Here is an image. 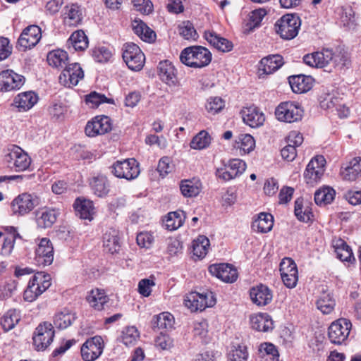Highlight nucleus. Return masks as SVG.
Here are the masks:
<instances>
[{
    "mask_svg": "<svg viewBox=\"0 0 361 361\" xmlns=\"http://www.w3.org/2000/svg\"><path fill=\"white\" fill-rule=\"evenodd\" d=\"M180 61L187 66L201 68L208 66L212 61V54L202 46L185 48L180 54Z\"/></svg>",
    "mask_w": 361,
    "mask_h": 361,
    "instance_id": "nucleus-1",
    "label": "nucleus"
},
{
    "mask_svg": "<svg viewBox=\"0 0 361 361\" xmlns=\"http://www.w3.org/2000/svg\"><path fill=\"white\" fill-rule=\"evenodd\" d=\"M50 275L37 272L30 279L23 298L27 302H33L51 286Z\"/></svg>",
    "mask_w": 361,
    "mask_h": 361,
    "instance_id": "nucleus-2",
    "label": "nucleus"
},
{
    "mask_svg": "<svg viewBox=\"0 0 361 361\" xmlns=\"http://www.w3.org/2000/svg\"><path fill=\"white\" fill-rule=\"evenodd\" d=\"M301 25V20L295 14H286L281 17L275 23L277 34L284 39H292L298 34Z\"/></svg>",
    "mask_w": 361,
    "mask_h": 361,
    "instance_id": "nucleus-3",
    "label": "nucleus"
},
{
    "mask_svg": "<svg viewBox=\"0 0 361 361\" xmlns=\"http://www.w3.org/2000/svg\"><path fill=\"white\" fill-rule=\"evenodd\" d=\"M303 108L297 102L287 101L280 103L275 110L276 118L285 123H294L302 120Z\"/></svg>",
    "mask_w": 361,
    "mask_h": 361,
    "instance_id": "nucleus-4",
    "label": "nucleus"
},
{
    "mask_svg": "<svg viewBox=\"0 0 361 361\" xmlns=\"http://www.w3.org/2000/svg\"><path fill=\"white\" fill-rule=\"evenodd\" d=\"M55 331L53 325L47 322L40 323L32 335V345L37 351L45 350L53 342Z\"/></svg>",
    "mask_w": 361,
    "mask_h": 361,
    "instance_id": "nucleus-5",
    "label": "nucleus"
},
{
    "mask_svg": "<svg viewBox=\"0 0 361 361\" xmlns=\"http://www.w3.org/2000/svg\"><path fill=\"white\" fill-rule=\"evenodd\" d=\"M352 328L351 322L340 318L333 322L328 329V337L331 343L341 345L348 339Z\"/></svg>",
    "mask_w": 361,
    "mask_h": 361,
    "instance_id": "nucleus-6",
    "label": "nucleus"
},
{
    "mask_svg": "<svg viewBox=\"0 0 361 361\" xmlns=\"http://www.w3.org/2000/svg\"><path fill=\"white\" fill-rule=\"evenodd\" d=\"M111 169L116 177L128 180L135 179L140 173L139 163L133 158L116 161Z\"/></svg>",
    "mask_w": 361,
    "mask_h": 361,
    "instance_id": "nucleus-7",
    "label": "nucleus"
},
{
    "mask_svg": "<svg viewBox=\"0 0 361 361\" xmlns=\"http://www.w3.org/2000/svg\"><path fill=\"white\" fill-rule=\"evenodd\" d=\"M123 59L132 71H140L145 64V56L140 48L134 43H126L123 47Z\"/></svg>",
    "mask_w": 361,
    "mask_h": 361,
    "instance_id": "nucleus-8",
    "label": "nucleus"
},
{
    "mask_svg": "<svg viewBox=\"0 0 361 361\" xmlns=\"http://www.w3.org/2000/svg\"><path fill=\"white\" fill-rule=\"evenodd\" d=\"M216 300L212 292L199 293L191 292L184 299V305L192 312L202 311L206 307L215 305Z\"/></svg>",
    "mask_w": 361,
    "mask_h": 361,
    "instance_id": "nucleus-9",
    "label": "nucleus"
},
{
    "mask_svg": "<svg viewBox=\"0 0 361 361\" xmlns=\"http://www.w3.org/2000/svg\"><path fill=\"white\" fill-rule=\"evenodd\" d=\"M246 167V163L242 159H233L224 163L221 167L217 168L216 176L224 181H229L243 174Z\"/></svg>",
    "mask_w": 361,
    "mask_h": 361,
    "instance_id": "nucleus-10",
    "label": "nucleus"
},
{
    "mask_svg": "<svg viewBox=\"0 0 361 361\" xmlns=\"http://www.w3.org/2000/svg\"><path fill=\"white\" fill-rule=\"evenodd\" d=\"M8 151L5 159L9 167L14 169L16 171H24L29 168L31 159L23 149L17 145H13Z\"/></svg>",
    "mask_w": 361,
    "mask_h": 361,
    "instance_id": "nucleus-11",
    "label": "nucleus"
},
{
    "mask_svg": "<svg viewBox=\"0 0 361 361\" xmlns=\"http://www.w3.org/2000/svg\"><path fill=\"white\" fill-rule=\"evenodd\" d=\"M39 204L36 195L24 192L17 196L11 202V210L13 214L23 216L30 213Z\"/></svg>",
    "mask_w": 361,
    "mask_h": 361,
    "instance_id": "nucleus-12",
    "label": "nucleus"
},
{
    "mask_svg": "<svg viewBox=\"0 0 361 361\" xmlns=\"http://www.w3.org/2000/svg\"><path fill=\"white\" fill-rule=\"evenodd\" d=\"M332 59V50L326 49L305 55L303 62L310 67L324 68V71L331 73L332 68H330V65Z\"/></svg>",
    "mask_w": 361,
    "mask_h": 361,
    "instance_id": "nucleus-13",
    "label": "nucleus"
},
{
    "mask_svg": "<svg viewBox=\"0 0 361 361\" xmlns=\"http://www.w3.org/2000/svg\"><path fill=\"white\" fill-rule=\"evenodd\" d=\"M104 343L102 338L95 336L88 338L81 346L80 353L84 361H94L103 353Z\"/></svg>",
    "mask_w": 361,
    "mask_h": 361,
    "instance_id": "nucleus-14",
    "label": "nucleus"
},
{
    "mask_svg": "<svg viewBox=\"0 0 361 361\" xmlns=\"http://www.w3.org/2000/svg\"><path fill=\"white\" fill-rule=\"evenodd\" d=\"M42 37L41 28L35 25L25 27L19 37L17 47L20 51H25L37 44Z\"/></svg>",
    "mask_w": 361,
    "mask_h": 361,
    "instance_id": "nucleus-15",
    "label": "nucleus"
},
{
    "mask_svg": "<svg viewBox=\"0 0 361 361\" xmlns=\"http://www.w3.org/2000/svg\"><path fill=\"white\" fill-rule=\"evenodd\" d=\"M25 77L11 69L0 72V91L9 92L19 90L25 83Z\"/></svg>",
    "mask_w": 361,
    "mask_h": 361,
    "instance_id": "nucleus-16",
    "label": "nucleus"
},
{
    "mask_svg": "<svg viewBox=\"0 0 361 361\" xmlns=\"http://www.w3.org/2000/svg\"><path fill=\"white\" fill-rule=\"evenodd\" d=\"M84 77V72L78 63H73L66 66L65 69L59 78V82L68 87L75 86Z\"/></svg>",
    "mask_w": 361,
    "mask_h": 361,
    "instance_id": "nucleus-17",
    "label": "nucleus"
},
{
    "mask_svg": "<svg viewBox=\"0 0 361 361\" xmlns=\"http://www.w3.org/2000/svg\"><path fill=\"white\" fill-rule=\"evenodd\" d=\"M111 130V118L106 116H97L87 122L85 132L88 137H95L104 135Z\"/></svg>",
    "mask_w": 361,
    "mask_h": 361,
    "instance_id": "nucleus-18",
    "label": "nucleus"
},
{
    "mask_svg": "<svg viewBox=\"0 0 361 361\" xmlns=\"http://www.w3.org/2000/svg\"><path fill=\"white\" fill-rule=\"evenodd\" d=\"M35 260L38 265H50L54 260V247L49 238L40 240L35 250Z\"/></svg>",
    "mask_w": 361,
    "mask_h": 361,
    "instance_id": "nucleus-19",
    "label": "nucleus"
},
{
    "mask_svg": "<svg viewBox=\"0 0 361 361\" xmlns=\"http://www.w3.org/2000/svg\"><path fill=\"white\" fill-rule=\"evenodd\" d=\"M61 18L65 25L75 27L81 23L83 15L82 8L78 3L66 4L61 12Z\"/></svg>",
    "mask_w": 361,
    "mask_h": 361,
    "instance_id": "nucleus-20",
    "label": "nucleus"
},
{
    "mask_svg": "<svg viewBox=\"0 0 361 361\" xmlns=\"http://www.w3.org/2000/svg\"><path fill=\"white\" fill-rule=\"evenodd\" d=\"M209 272L226 283H233L238 279L237 269L229 264H214L209 267Z\"/></svg>",
    "mask_w": 361,
    "mask_h": 361,
    "instance_id": "nucleus-21",
    "label": "nucleus"
},
{
    "mask_svg": "<svg viewBox=\"0 0 361 361\" xmlns=\"http://www.w3.org/2000/svg\"><path fill=\"white\" fill-rule=\"evenodd\" d=\"M325 159L322 156L312 159L307 164L304 173L308 184H314L319 180L324 173Z\"/></svg>",
    "mask_w": 361,
    "mask_h": 361,
    "instance_id": "nucleus-22",
    "label": "nucleus"
},
{
    "mask_svg": "<svg viewBox=\"0 0 361 361\" xmlns=\"http://www.w3.org/2000/svg\"><path fill=\"white\" fill-rule=\"evenodd\" d=\"M250 296L255 305L263 307L272 301L273 292L267 286L260 283L250 288Z\"/></svg>",
    "mask_w": 361,
    "mask_h": 361,
    "instance_id": "nucleus-23",
    "label": "nucleus"
},
{
    "mask_svg": "<svg viewBox=\"0 0 361 361\" xmlns=\"http://www.w3.org/2000/svg\"><path fill=\"white\" fill-rule=\"evenodd\" d=\"M157 68L158 75L162 82L170 87L178 85L177 70L171 61H160Z\"/></svg>",
    "mask_w": 361,
    "mask_h": 361,
    "instance_id": "nucleus-24",
    "label": "nucleus"
},
{
    "mask_svg": "<svg viewBox=\"0 0 361 361\" xmlns=\"http://www.w3.org/2000/svg\"><path fill=\"white\" fill-rule=\"evenodd\" d=\"M38 101V96L32 91L19 93L13 101L12 106L19 112H25L30 109Z\"/></svg>",
    "mask_w": 361,
    "mask_h": 361,
    "instance_id": "nucleus-25",
    "label": "nucleus"
},
{
    "mask_svg": "<svg viewBox=\"0 0 361 361\" xmlns=\"http://www.w3.org/2000/svg\"><path fill=\"white\" fill-rule=\"evenodd\" d=\"M87 301L95 310H105L109 307L110 299L102 289H92L87 295Z\"/></svg>",
    "mask_w": 361,
    "mask_h": 361,
    "instance_id": "nucleus-26",
    "label": "nucleus"
},
{
    "mask_svg": "<svg viewBox=\"0 0 361 361\" xmlns=\"http://www.w3.org/2000/svg\"><path fill=\"white\" fill-rule=\"evenodd\" d=\"M241 114L244 123L251 128L259 127L265 121L264 114L254 106L243 109Z\"/></svg>",
    "mask_w": 361,
    "mask_h": 361,
    "instance_id": "nucleus-27",
    "label": "nucleus"
},
{
    "mask_svg": "<svg viewBox=\"0 0 361 361\" xmlns=\"http://www.w3.org/2000/svg\"><path fill=\"white\" fill-rule=\"evenodd\" d=\"M92 192L99 197H105L110 191V184L106 176L98 174L89 180Z\"/></svg>",
    "mask_w": 361,
    "mask_h": 361,
    "instance_id": "nucleus-28",
    "label": "nucleus"
},
{
    "mask_svg": "<svg viewBox=\"0 0 361 361\" xmlns=\"http://www.w3.org/2000/svg\"><path fill=\"white\" fill-rule=\"evenodd\" d=\"M290 86L295 93H304L312 87L314 79L305 75H293L288 78Z\"/></svg>",
    "mask_w": 361,
    "mask_h": 361,
    "instance_id": "nucleus-29",
    "label": "nucleus"
},
{
    "mask_svg": "<svg viewBox=\"0 0 361 361\" xmlns=\"http://www.w3.org/2000/svg\"><path fill=\"white\" fill-rule=\"evenodd\" d=\"M103 246L106 252L111 254L118 252L121 247L118 231L114 228L106 230L103 235Z\"/></svg>",
    "mask_w": 361,
    "mask_h": 361,
    "instance_id": "nucleus-30",
    "label": "nucleus"
},
{
    "mask_svg": "<svg viewBox=\"0 0 361 361\" xmlns=\"http://www.w3.org/2000/svg\"><path fill=\"white\" fill-rule=\"evenodd\" d=\"M205 39L214 48L223 51H230L233 48V44L227 39L221 37L214 31L207 30L204 34Z\"/></svg>",
    "mask_w": 361,
    "mask_h": 361,
    "instance_id": "nucleus-31",
    "label": "nucleus"
},
{
    "mask_svg": "<svg viewBox=\"0 0 361 361\" xmlns=\"http://www.w3.org/2000/svg\"><path fill=\"white\" fill-rule=\"evenodd\" d=\"M333 247L337 255V257L342 262L353 263L355 261L351 247L346 242L341 239L333 240Z\"/></svg>",
    "mask_w": 361,
    "mask_h": 361,
    "instance_id": "nucleus-32",
    "label": "nucleus"
},
{
    "mask_svg": "<svg viewBox=\"0 0 361 361\" xmlns=\"http://www.w3.org/2000/svg\"><path fill=\"white\" fill-rule=\"evenodd\" d=\"M251 327L258 331L267 332L274 329L271 317L267 313H259L250 317Z\"/></svg>",
    "mask_w": 361,
    "mask_h": 361,
    "instance_id": "nucleus-33",
    "label": "nucleus"
},
{
    "mask_svg": "<svg viewBox=\"0 0 361 361\" xmlns=\"http://www.w3.org/2000/svg\"><path fill=\"white\" fill-rule=\"evenodd\" d=\"M274 226V217L269 213L262 212L257 215L252 224V228L257 233H265L270 231Z\"/></svg>",
    "mask_w": 361,
    "mask_h": 361,
    "instance_id": "nucleus-34",
    "label": "nucleus"
},
{
    "mask_svg": "<svg viewBox=\"0 0 361 361\" xmlns=\"http://www.w3.org/2000/svg\"><path fill=\"white\" fill-rule=\"evenodd\" d=\"M58 212L54 209L45 208L38 211L36 214L37 226L41 228H47L52 226L56 222Z\"/></svg>",
    "mask_w": 361,
    "mask_h": 361,
    "instance_id": "nucleus-35",
    "label": "nucleus"
},
{
    "mask_svg": "<svg viewBox=\"0 0 361 361\" xmlns=\"http://www.w3.org/2000/svg\"><path fill=\"white\" fill-rule=\"evenodd\" d=\"M76 213L80 219L91 221L93 219V202L85 199L77 198L73 204Z\"/></svg>",
    "mask_w": 361,
    "mask_h": 361,
    "instance_id": "nucleus-36",
    "label": "nucleus"
},
{
    "mask_svg": "<svg viewBox=\"0 0 361 361\" xmlns=\"http://www.w3.org/2000/svg\"><path fill=\"white\" fill-rule=\"evenodd\" d=\"M132 29L144 42H152L156 39L155 32L141 20H134L132 22Z\"/></svg>",
    "mask_w": 361,
    "mask_h": 361,
    "instance_id": "nucleus-37",
    "label": "nucleus"
},
{
    "mask_svg": "<svg viewBox=\"0 0 361 361\" xmlns=\"http://www.w3.org/2000/svg\"><path fill=\"white\" fill-rule=\"evenodd\" d=\"M181 194L185 197H197L202 190L201 182L196 178L182 180L179 184Z\"/></svg>",
    "mask_w": 361,
    "mask_h": 361,
    "instance_id": "nucleus-38",
    "label": "nucleus"
},
{
    "mask_svg": "<svg viewBox=\"0 0 361 361\" xmlns=\"http://www.w3.org/2000/svg\"><path fill=\"white\" fill-rule=\"evenodd\" d=\"M283 63L282 56L279 54L270 55L260 61L259 69L266 74H271L279 69Z\"/></svg>",
    "mask_w": 361,
    "mask_h": 361,
    "instance_id": "nucleus-39",
    "label": "nucleus"
},
{
    "mask_svg": "<svg viewBox=\"0 0 361 361\" xmlns=\"http://www.w3.org/2000/svg\"><path fill=\"white\" fill-rule=\"evenodd\" d=\"M341 176L344 180L354 181L361 177V157L353 159L348 165L341 170Z\"/></svg>",
    "mask_w": 361,
    "mask_h": 361,
    "instance_id": "nucleus-40",
    "label": "nucleus"
},
{
    "mask_svg": "<svg viewBox=\"0 0 361 361\" xmlns=\"http://www.w3.org/2000/svg\"><path fill=\"white\" fill-rule=\"evenodd\" d=\"M5 231L8 235L4 238L1 254L4 257H8L11 254L14 248L16 240L21 238V236L13 226H7L5 228Z\"/></svg>",
    "mask_w": 361,
    "mask_h": 361,
    "instance_id": "nucleus-41",
    "label": "nucleus"
},
{
    "mask_svg": "<svg viewBox=\"0 0 361 361\" xmlns=\"http://www.w3.org/2000/svg\"><path fill=\"white\" fill-rule=\"evenodd\" d=\"M185 214L182 210L169 212L164 221V226L169 231H175L183 226Z\"/></svg>",
    "mask_w": 361,
    "mask_h": 361,
    "instance_id": "nucleus-42",
    "label": "nucleus"
},
{
    "mask_svg": "<svg viewBox=\"0 0 361 361\" xmlns=\"http://www.w3.org/2000/svg\"><path fill=\"white\" fill-rule=\"evenodd\" d=\"M88 38L83 30H77L72 33L68 39L69 47H73L75 51H84L87 48Z\"/></svg>",
    "mask_w": 361,
    "mask_h": 361,
    "instance_id": "nucleus-43",
    "label": "nucleus"
},
{
    "mask_svg": "<svg viewBox=\"0 0 361 361\" xmlns=\"http://www.w3.org/2000/svg\"><path fill=\"white\" fill-rule=\"evenodd\" d=\"M336 191L331 187L324 186L314 193V202L317 205H326L332 202Z\"/></svg>",
    "mask_w": 361,
    "mask_h": 361,
    "instance_id": "nucleus-44",
    "label": "nucleus"
},
{
    "mask_svg": "<svg viewBox=\"0 0 361 361\" xmlns=\"http://www.w3.org/2000/svg\"><path fill=\"white\" fill-rule=\"evenodd\" d=\"M68 59V54L61 49L49 51L47 57L49 65L54 68H63L66 66Z\"/></svg>",
    "mask_w": 361,
    "mask_h": 361,
    "instance_id": "nucleus-45",
    "label": "nucleus"
},
{
    "mask_svg": "<svg viewBox=\"0 0 361 361\" xmlns=\"http://www.w3.org/2000/svg\"><path fill=\"white\" fill-rule=\"evenodd\" d=\"M75 317L73 314L67 310H64L55 314L54 318V324L59 329H65L70 326Z\"/></svg>",
    "mask_w": 361,
    "mask_h": 361,
    "instance_id": "nucleus-46",
    "label": "nucleus"
},
{
    "mask_svg": "<svg viewBox=\"0 0 361 361\" xmlns=\"http://www.w3.org/2000/svg\"><path fill=\"white\" fill-rule=\"evenodd\" d=\"M336 305V301L329 293H324L317 301V308L324 314H329L333 312Z\"/></svg>",
    "mask_w": 361,
    "mask_h": 361,
    "instance_id": "nucleus-47",
    "label": "nucleus"
},
{
    "mask_svg": "<svg viewBox=\"0 0 361 361\" xmlns=\"http://www.w3.org/2000/svg\"><path fill=\"white\" fill-rule=\"evenodd\" d=\"M294 213L299 221L305 223L310 221L313 217L312 212L309 206L304 207L302 198H298L295 201Z\"/></svg>",
    "mask_w": 361,
    "mask_h": 361,
    "instance_id": "nucleus-48",
    "label": "nucleus"
},
{
    "mask_svg": "<svg viewBox=\"0 0 361 361\" xmlns=\"http://www.w3.org/2000/svg\"><path fill=\"white\" fill-rule=\"evenodd\" d=\"M173 324V317L169 312H162L154 317L152 320L153 328L161 330L171 329Z\"/></svg>",
    "mask_w": 361,
    "mask_h": 361,
    "instance_id": "nucleus-49",
    "label": "nucleus"
},
{
    "mask_svg": "<svg viewBox=\"0 0 361 361\" xmlns=\"http://www.w3.org/2000/svg\"><path fill=\"white\" fill-rule=\"evenodd\" d=\"M139 338L140 333L134 326L125 327L120 336L121 341L126 346L135 345Z\"/></svg>",
    "mask_w": 361,
    "mask_h": 361,
    "instance_id": "nucleus-50",
    "label": "nucleus"
},
{
    "mask_svg": "<svg viewBox=\"0 0 361 361\" xmlns=\"http://www.w3.org/2000/svg\"><path fill=\"white\" fill-rule=\"evenodd\" d=\"M20 319L19 312L16 310H9L2 317L1 324L5 331H8L18 323Z\"/></svg>",
    "mask_w": 361,
    "mask_h": 361,
    "instance_id": "nucleus-51",
    "label": "nucleus"
},
{
    "mask_svg": "<svg viewBox=\"0 0 361 361\" xmlns=\"http://www.w3.org/2000/svg\"><path fill=\"white\" fill-rule=\"evenodd\" d=\"M209 240L204 235H200L192 243L193 255L198 258H203L208 252Z\"/></svg>",
    "mask_w": 361,
    "mask_h": 361,
    "instance_id": "nucleus-52",
    "label": "nucleus"
},
{
    "mask_svg": "<svg viewBox=\"0 0 361 361\" xmlns=\"http://www.w3.org/2000/svg\"><path fill=\"white\" fill-rule=\"evenodd\" d=\"M350 64V61L348 55L344 53L339 51L338 53L333 52V59L331 61L330 68L334 71H342L345 68H348Z\"/></svg>",
    "mask_w": 361,
    "mask_h": 361,
    "instance_id": "nucleus-53",
    "label": "nucleus"
},
{
    "mask_svg": "<svg viewBox=\"0 0 361 361\" xmlns=\"http://www.w3.org/2000/svg\"><path fill=\"white\" fill-rule=\"evenodd\" d=\"M211 142V137L205 130H201L192 139L190 146L194 149H203L207 148Z\"/></svg>",
    "mask_w": 361,
    "mask_h": 361,
    "instance_id": "nucleus-54",
    "label": "nucleus"
},
{
    "mask_svg": "<svg viewBox=\"0 0 361 361\" xmlns=\"http://www.w3.org/2000/svg\"><path fill=\"white\" fill-rule=\"evenodd\" d=\"M236 147L239 148L244 154L252 151L255 147V141L250 134H241L235 141Z\"/></svg>",
    "mask_w": 361,
    "mask_h": 361,
    "instance_id": "nucleus-55",
    "label": "nucleus"
},
{
    "mask_svg": "<svg viewBox=\"0 0 361 361\" xmlns=\"http://www.w3.org/2000/svg\"><path fill=\"white\" fill-rule=\"evenodd\" d=\"M178 32L187 40H195L198 37L193 24L189 20L183 21L178 25Z\"/></svg>",
    "mask_w": 361,
    "mask_h": 361,
    "instance_id": "nucleus-56",
    "label": "nucleus"
},
{
    "mask_svg": "<svg viewBox=\"0 0 361 361\" xmlns=\"http://www.w3.org/2000/svg\"><path fill=\"white\" fill-rule=\"evenodd\" d=\"M91 54L94 60L98 63H106L112 56L111 51L104 46L94 47L92 49Z\"/></svg>",
    "mask_w": 361,
    "mask_h": 361,
    "instance_id": "nucleus-57",
    "label": "nucleus"
},
{
    "mask_svg": "<svg viewBox=\"0 0 361 361\" xmlns=\"http://www.w3.org/2000/svg\"><path fill=\"white\" fill-rule=\"evenodd\" d=\"M85 102L87 104H92L91 107L96 108L99 104L107 103L113 104V99L107 98L104 94L97 93L96 92H92L87 94L85 97Z\"/></svg>",
    "mask_w": 361,
    "mask_h": 361,
    "instance_id": "nucleus-58",
    "label": "nucleus"
},
{
    "mask_svg": "<svg viewBox=\"0 0 361 361\" xmlns=\"http://www.w3.org/2000/svg\"><path fill=\"white\" fill-rule=\"evenodd\" d=\"M280 272L281 276H284L288 277L290 274L298 275V268L295 262L289 257H286L282 259L280 263Z\"/></svg>",
    "mask_w": 361,
    "mask_h": 361,
    "instance_id": "nucleus-59",
    "label": "nucleus"
},
{
    "mask_svg": "<svg viewBox=\"0 0 361 361\" xmlns=\"http://www.w3.org/2000/svg\"><path fill=\"white\" fill-rule=\"evenodd\" d=\"M193 336L198 341L202 343L207 342V324L206 322L203 321L201 322H195L193 324V330H192Z\"/></svg>",
    "mask_w": 361,
    "mask_h": 361,
    "instance_id": "nucleus-60",
    "label": "nucleus"
},
{
    "mask_svg": "<svg viewBox=\"0 0 361 361\" xmlns=\"http://www.w3.org/2000/svg\"><path fill=\"white\" fill-rule=\"evenodd\" d=\"M228 357L230 361H247L248 357L247 347L242 345L234 347L230 351Z\"/></svg>",
    "mask_w": 361,
    "mask_h": 361,
    "instance_id": "nucleus-61",
    "label": "nucleus"
},
{
    "mask_svg": "<svg viewBox=\"0 0 361 361\" xmlns=\"http://www.w3.org/2000/svg\"><path fill=\"white\" fill-rule=\"evenodd\" d=\"M224 107V101L219 97H210L206 104L207 110L212 114L219 112Z\"/></svg>",
    "mask_w": 361,
    "mask_h": 361,
    "instance_id": "nucleus-62",
    "label": "nucleus"
},
{
    "mask_svg": "<svg viewBox=\"0 0 361 361\" xmlns=\"http://www.w3.org/2000/svg\"><path fill=\"white\" fill-rule=\"evenodd\" d=\"M13 47L9 39L6 37H0V61L8 58L12 53Z\"/></svg>",
    "mask_w": 361,
    "mask_h": 361,
    "instance_id": "nucleus-63",
    "label": "nucleus"
},
{
    "mask_svg": "<svg viewBox=\"0 0 361 361\" xmlns=\"http://www.w3.org/2000/svg\"><path fill=\"white\" fill-rule=\"evenodd\" d=\"M137 11L144 14H149L153 11V4L150 0H132Z\"/></svg>",
    "mask_w": 361,
    "mask_h": 361,
    "instance_id": "nucleus-64",
    "label": "nucleus"
}]
</instances>
